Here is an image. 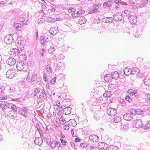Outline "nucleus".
Returning a JSON list of instances; mask_svg holds the SVG:
<instances>
[{
  "instance_id": "nucleus-2",
  "label": "nucleus",
  "mask_w": 150,
  "mask_h": 150,
  "mask_svg": "<svg viewBox=\"0 0 150 150\" xmlns=\"http://www.w3.org/2000/svg\"><path fill=\"white\" fill-rule=\"evenodd\" d=\"M13 40V35L11 34L6 36L4 40V42L7 44H11Z\"/></svg>"
},
{
  "instance_id": "nucleus-32",
  "label": "nucleus",
  "mask_w": 150,
  "mask_h": 150,
  "mask_svg": "<svg viewBox=\"0 0 150 150\" xmlns=\"http://www.w3.org/2000/svg\"><path fill=\"white\" fill-rule=\"evenodd\" d=\"M119 77V75L117 71H115L113 75H112V79H117V78Z\"/></svg>"
},
{
  "instance_id": "nucleus-19",
  "label": "nucleus",
  "mask_w": 150,
  "mask_h": 150,
  "mask_svg": "<svg viewBox=\"0 0 150 150\" xmlns=\"http://www.w3.org/2000/svg\"><path fill=\"white\" fill-rule=\"evenodd\" d=\"M131 74L133 75H137L139 72V69L137 68H135L131 69Z\"/></svg>"
},
{
  "instance_id": "nucleus-10",
  "label": "nucleus",
  "mask_w": 150,
  "mask_h": 150,
  "mask_svg": "<svg viewBox=\"0 0 150 150\" xmlns=\"http://www.w3.org/2000/svg\"><path fill=\"white\" fill-rule=\"evenodd\" d=\"M133 118V117L131 113H126L123 115L124 120L127 121H130Z\"/></svg>"
},
{
  "instance_id": "nucleus-17",
  "label": "nucleus",
  "mask_w": 150,
  "mask_h": 150,
  "mask_svg": "<svg viewBox=\"0 0 150 150\" xmlns=\"http://www.w3.org/2000/svg\"><path fill=\"white\" fill-rule=\"evenodd\" d=\"M23 26L21 24L16 23L14 24V28L18 31H21L23 29L22 28Z\"/></svg>"
},
{
  "instance_id": "nucleus-51",
  "label": "nucleus",
  "mask_w": 150,
  "mask_h": 150,
  "mask_svg": "<svg viewBox=\"0 0 150 150\" xmlns=\"http://www.w3.org/2000/svg\"><path fill=\"white\" fill-rule=\"evenodd\" d=\"M137 114H139V115L142 114L144 113V111L140 109H137Z\"/></svg>"
},
{
  "instance_id": "nucleus-59",
  "label": "nucleus",
  "mask_w": 150,
  "mask_h": 150,
  "mask_svg": "<svg viewBox=\"0 0 150 150\" xmlns=\"http://www.w3.org/2000/svg\"><path fill=\"white\" fill-rule=\"evenodd\" d=\"M80 146L82 147H87L88 145H87L86 143H83L81 144Z\"/></svg>"
},
{
  "instance_id": "nucleus-18",
  "label": "nucleus",
  "mask_w": 150,
  "mask_h": 150,
  "mask_svg": "<svg viewBox=\"0 0 150 150\" xmlns=\"http://www.w3.org/2000/svg\"><path fill=\"white\" fill-rule=\"evenodd\" d=\"M112 79V76L111 77L110 75L109 74H106L104 77V79L105 81L108 82H109L111 81Z\"/></svg>"
},
{
  "instance_id": "nucleus-55",
  "label": "nucleus",
  "mask_w": 150,
  "mask_h": 150,
  "mask_svg": "<svg viewBox=\"0 0 150 150\" xmlns=\"http://www.w3.org/2000/svg\"><path fill=\"white\" fill-rule=\"evenodd\" d=\"M98 10L97 9H95L91 11L90 12L88 13V14H92L93 13H95L96 12H97L98 11Z\"/></svg>"
},
{
  "instance_id": "nucleus-44",
  "label": "nucleus",
  "mask_w": 150,
  "mask_h": 150,
  "mask_svg": "<svg viewBox=\"0 0 150 150\" xmlns=\"http://www.w3.org/2000/svg\"><path fill=\"white\" fill-rule=\"evenodd\" d=\"M71 15H72V16L73 17L76 18V17H77L80 16V15H79L78 13L77 12L76 13L74 12V13H73Z\"/></svg>"
},
{
  "instance_id": "nucleus-24",
  "label": "nucleus",
  "mask_w": 150,
  "mask_h": 150,
  "mask_svg": "<svg viewBox=\"0 0 150 150\" xmlns=\"http://www.w3.org/2000/svg\"><path fill=\"white\" fill-rule=\"evenodd\" d=\"M40 43L43 45H46V43L47 42V41L45 39V38L43 36L40 37Z\"/></svg>"
},
{
  "instance_id": "nucleus-8",
  "label": "nucleus",
  "mask_w": 150,
  "mask_h": 150,
  "mask_svg": "<svg viewBox=\"0 0 150 150\" xmlns=\"http://www.w3.org/2000/svg\"><path fill=\"white\" fill-rule=\"evenodd\" d=\"M134 122L135 123V126L137 128L142 127L143 128L144 124H143L141 120H135Z\"/></svg>"
},
{
  "instance_id": "nucleus-1",
  "label": "nucleus",
  "mask_w": 150,
  "mask_h": 150,
  "mask_svg": "<svg viewBox=\"0 0 150 150\" xmlns=\"http://www.w3.org/2000/svg\"><path fill=\"white\" fill-rule=\"evenodd\" d=\"M16 75L15 70L14 69H9L6 74V77L11 79L13 78Z\"/></svg>"
},
{
  "instance_id": "nucleus-36",
  "label": "nucleus",
  "mask_w": 150,
  "mask_h": 150,
  "mask_svg": "<svg viewBox=\"0 0 150 150\" xmlns=\"http://www.w3.org/2000/svg\"><path fill=\"white\" fill-rule=\"evenodd\" d=\"M45 69L48 72L52 73V68L48 65H47L46 66Z\"/></svg>"
},
{
  "instance_id": "nucleus-22",
  "label": "nucleus",
  "mask_w": 150,
  "mask_h": 150,
  "mask_svg": "<svg viewBox=\"0 0 150 150\" xmlns=\"http://www.w3.org/2000/svg\"><path fill=\"white\" fill-rule=\"evenodd\" d=\"M131 69H128L126 67L125 69L124 70V74L127 76H128L129 75L131 74Z\"/></svg>"
},
{
  "instance_id": "nucleus-34",
  "label": "nucleus",
  "mask_w": 150,
  "mask_h": 150,
  "mask_svg": "<svg viewBox=\"0 0 150 150\" xmlns=\"http://www.w3.org/2000/svg\"><path fill=\"white\" fill-rule=\"evenodd\" d=\"M111 92L110 91H108L105 92L103 94V96L105 97H110L111 95Z\"/></svg>"
},
{
  "instance_id": "nucleus-23",
  "label": "nucleus",
  "mask_w": 150,
  "mask_h": 150,
  "mask_svg": "<svg viewBox=\"0 0 150 150\" xmlns=\"http://www.w3.org/2000/svg\"><path fill=\"white\" fill-rule=\"evenodd\" d=\"M103 21L105 23H110L113 21V19L111 17H105L103 18Z\"/></svg>"
},
{
  "instance_id": "nucleus-5",
  "label": "nucleus",
  "mask_w": 150,
  "mask_h": 150,
  "mask_svg": "<svg viewBox=\"0 0 150 150\" xmlns=\"http://www.w3.org/2000/svg\"><path fill=\"white\" fill-rule=\"evenodd\" d=\"M128 18L129 20V21L132 24H135L137 22V17L136 16H132L129 15Z\"/></svg>"
},
{
  "instance_id": "nucleus-37",
  "label": "nucleus",
  "mask_w": 150,
  "mask_h": 150,
  "mask_svg": "<svg viewBox=\"0 0 150 150\" xmlns=\"http://www.w3.org/2000/svg\"><path fill=\"white\" fill-rule=\"evenodd\" d=\"M31 79H32V82L33 83L37 79V74H34L33 75L32 78ZM33 84H34V83H33Z\"/></svg>"
},
{
  "instance_id": "nucleus-15",
  "label": "nucleus",
  "mask_w": 150,
  "mask_h": 150,
  "mask_svg": "<svg viewBox=\"0 0 150 150\" xmlns=\"http://www.w3.org/2000/svg\"><path fill=\"white\" fill-rule=\"evenodd\" d=\"M98 148L100 149H105V147L107 148L108 145L104 142H99L98 144Z\"/></svg>"
},
{
  "instance_id": "nucleus-58",
  "label": "nucleus",
  "mask_w": 150,
  "mask_h": 150,
  "mask_svg": "<svg viewBox=\"0 0 150 150\" xmlns=\"http://www.w3.org/2000/svg\"><path fill=\"white\" fill-rule=\"evenodd\" d=\"M70 144L71 146L75 149H76V146L75 144L73 142H70Z\"/></svg>"
},
{
  "instance_id": "nucleus-53",
  "label": "nucleus",
  "mask_w": 150,
  "mask_h": 150,
  "mask_svg": "<svg viewBox=\"0 0 150 150\" xmlns=\"http://www.w3.org/2000/svg\"><path fill=\"white\" fill-rule=\"evenodd\" d=\"M23 37L22 35H20V36H18L17 37V39L18 40H20L21 41V42L23 41V40H23Z\"/></svg>"
},
{
  "instance_id": "nucleus-63",
  "label": "nucleus",
  "mask_w": 150,
  "mask_h": 150,
  "mask_svg": "<svg viewBox=\"0 0 150 150\" xmlns=\"http://www.w3.org/2000/svg\"><path fill=\"white\" fill-rule=\"evenodd\" d=\"M60 139L61 142L62 143V144L64 146L66 145V142L63 139Z\"/></svg>"
},
{
  "instance_id": "nucleus-42",
  "label": "nucleus",
  "mask_w": 150,
  "mask_h": 150,
  "mask_svg": "<svg viewBox=\"0 0 150 150\" xmlns=\"http://www.w3.org/2000/svg\"><path fill=\"white\" fill-rule=\"evenodd\" d=\"M45 38V39L47 41V42L50 41L49 39L50 38V36L48 35L47 34H45V35L43 36Z\"/></svg>"
},
{
  "instance_id": "nucleus-64",
  "label": "nucleus",
  "mask_w": 150,
  "mask_h": 150,
  "mask_svg": "<svg viewBox=\"0 0 150 150\" xmlns=\"http://www.w3.org/2000/svg\"><path fill=\"white\" fill-rule=\"evenodd\" d=\"M0 106L3 110H4L5 109V107L3 103H1L0 104Z\"/></svg>"
},
{
  "instance_id": "nucleus-6",
  "label": "nucleus",
  "mask_w": 150,
  "mask_h": 150,
  "mask_svg": "<svg viewBox=\"0 0 150 150\" xmlns=\"http://www.w3.org/2000/svg\"><path fill=\"white\" fill-rule=\"evenodd\" d=\"M122 18V14L119 13H117L113 15L112 19H113V20H114L115 21H118L121 20Z\"/></svg>"
},
{
  "instance_id": "nucleus-45",
  "label": "nucleus",
  "mask_w": 150,
  "mask_h": 150,
  "mask_svg": "<svg viewBox=\"0 0 150 150\" xmlns=\"http://www.w3.org/2000/svg\"><path fill=\"white\" fill-rule=\"evenodd\" d=\"M142 34H140V33L139 32V30H137L136 31V32L134 34V36L138 38Z\"/></svg>"
},
{
  "instance_id": "nucleus-26",
  "label": "nucleus",
  "mask_w": 150,
  "mask_h": 150,
  "mask_svg": "<svg viewBox=\"0 0 150 150\" xmlns=\"http://www.w3.org/2000/svg\"><path fill=\"white\" fill-rule=\"evenodd\" d=\"M87 21L86 19L84 16L81 17L78 21L79 23L80 24L85 23Z\"/></svg>"
},
{
  "instance_id": "nucleus-35",
  "label": "nucleus",
  "mask_w": 150,
  "mask_h": 150,
  "mask_svg": "<svg viewBox=\"0 0 150 150\" xmlns=\"http://www.w3.org/2000/svg\"><path fill=\"white\" fill-rule=\"evenodd\" d=\"M46 21L47 22L53 23L55 21V19L54 18L49 17L47 18Z\"/></svg>"
},
{
  "instance_id": "nucleus-27",
  "label": "nucleus",
  "mask_w": 150,
  "mask_h": 150,
  "mask_svg": "<svg viewBox=\"0 0 150 150\" xmlns=\"http://www.w3.org/2000/svg\"><path fill=\"white\" fill-rule=\"evenodd\" d=\"M108 149L109 150H119V149L117 146L111 145L108 147Z\"/></svg>"
},
{
  "instance_id": "nucleus-3",
  "label": "nucleus",
  "mask_w": 150,
  "mask_h": 150,
  "mask_svg": "<svg viewBox=\"0 0 150 150\" xmlns=\"http://www.w3.org/2000/svg\"><path fill=\"white\" fill-rule=\"evenodd\" d=\"M53 62V67L55 71H58L59 69H61L63 67V66L65 65L64 63H59L58 64L57 62Z\"/></svg>"
},
{
  "instance_id": "nucleus-49",
  "label": "nucleus",
  "mask_w": 150,
  "mask_h": 150,
  "mask_svg": "<svg viewBox=\"0 0 150 150\" xmlns=\"http://www.w3.org/2000/svg\"><path fill=\"white\" fill-rule=\"evenodd\" d=\"M50 145V146L52 148H54L56 145V142H55L52 141L51 142Z\"/></svg>"
},
{
  "instance_id": "nucleus-38",
  "label": "nucleus",
  "mask_w": 150,
  "mask_h": 150,
  "mask_svg": "<svg viewBox=\"0 0 150 150\" xmlns=\"http://www.w3.org/2000/svg\"><path fill=\"white\" fill-rule=\"evenodd\" d=\"M150 127V122H148L146 124V125H144L143 128L146 129H149Z\"/></svg>"
},
{
  "instance_id": "nucleus-31",
  "label": "nucleus",
  "mask_w": 150,
  "mask_h": 150,
  "mask_svg": "<svg viewBox=\"0 0 150 150\" xmlns=\"http://www.w3.org/2000/svg\"><path fill=\"white\" fill-rule=\"evenodd\" d=\"M114 122L115 123L120 122L121 120V117L120 116H115L114 117Z\"/></svg>"
},
{
  "instance_id": "nucleus-7",
  "label": "nucleus",
  "mask_w": 150,
  "mask_h": 150,
  "mask_svg": "<svg viewBox=\"0 0 150 150\" xmlns=\"http://www.w3.org/2000/svg\"><path fill=\"white\" fill-rule=\"evenodd\" d=\"M107 112L108 115L112 116L115 115L116 112V110L114 108H109L107 109Z\"/></svg>"
},
{
  "instance_id": "nucleus-52",
  "label": "nucleus",
  "mask_w": 150,
  "mask_h": 150,
  "mask_svg": "<svg viewBox=\"0 0 150 150\" xmlns=\"http://www.w3.org/2000/svg\"><path fill=\"white\" fill-rule=\"evenodd\" d=\"M5 88L4 86H2L0 88V94L4 93Z\"/></svg>"
},
{
  "instance_id": "nucleus-56",
  "label": "nucleus",
  "mask_w": 150,
  "mask_h": 150,
  "mask_svg": "<svg viewBox=\"0 0 150 150\" xmlns=\"http://www.w3.org/2000/svg\"><path fill=\"white\" fill-rule=\"evenodd\" d=\"M56 80V77H55L53 79L51 80L50 81V83L52 84H53L55 82Z\"/></svg>"
},
{
  "instance_id": "nucleus-4",
  "label": "nucleus",
  "mask_w": 150,
  "mask_h": 150,
  "mask_svg": "<svg viewBox=\"0 0 150 150\" xmlns=\"http://www.w3.org/2000/svg\"><path fill=\"white\" fill-rule=\"evenodd\" d=\"M24 65V62L21 60L17 63L16 67L19 71H21L23 69Z\"/></svg>"
},
{
  "instance_id": "nucleus-20",
  "label": "nucleus",
  "mask_w": 150,
  "mask_h": 150,
  "mask_svg": "<svg viewBox=\"0 0 150 150\" xmlns=\"http://www.w3.org/2000/svg\"><path fill=\"white\" fill-rule=\"evenodd\" d=\"M137 91L136 90L129 89L127 91V93L130 94L131 95H134L135 96L138 95L137 93Z\"/></svg>"
},
{
  "instance_id": "nucleus-29",
  "label": "nucleus",
  "mask_w": 150,
  "mask_h": 150,
  "mask_svg": "<svg viewBox=\"0 0 150 150\" xmlns=\"http://www.w3.org/2000/svg\"><path fill=\"white\" fill-rule=\"evenodd\" d=\"M18 112L20 114L23 116L25 117H27V114L26 112H24L23 110H18Z\"/></svg>"
},
{
  "instance_id": "nucleus-61",
  "label": "nucleus",
  "mask_w": 150,
  "mask_h": 150,
  "mask_svg": "<svg viewBox=\"0 0 150 150\" xmlns=\"http://www.w3.org/2000/svg\"><path fill=\"white\" fill-rule=\"evenodd\" d=\"M46 143L49 145L51 143V140L50 138H47L46 139Z\"/></svg>"
},
{
  "instance_id": "nucleus-48",
  "label": "nucleus",
  "mask_w": 150,
  "mask_h": 150,
  "mask_svg": "<svg viewBox=\"0 0 150 150\" xmlns=\"http://www.w3.org/2000/svg\"><path fill=\"white\" fill-rule=\"evenodd\" d=\"M11 109L14 112H16L17 111V109L16 105H13L11 106Z\"/></svg>"
},
{
  "instance_id": "nucleus-25",
  "label": "nucleus",
  "mask_w": 150,
  "mask_h": 150,
  "mask_svg": "<svg viewBox=\"0 0 150 150\" xmlns=\"http://www.w3.org/2000/svg\"><path fill=\"white\" fill-rule=\"evenodd\" d=\"M56 47H54L53 46H51L48 49V51L49 53L54 54L56 49Z\"/></svg>"
},
{
  "instance_id": "nucleus-57",
  "label": "nucleus",
  "mask_w": 150,
  "mask_h": 150,
  "mask_svg": "<svg viewBox=\"0 0 150 150\" xmlns=\"http://www.w3.org/2000/svg\"><path fill=\"white\" fill-rule=\"evenodd\" d=\"M62 106L58 105V107L57 108V111H61L62 110Z\"/></svg>"
},
{
  "instance_id": "nucleus-12",
  "label": "nucleus",
  "mask_w": 150,
  "mask_h": 150,
  "mask_svg": "<svg viewBox=\"0 0 150 150\" xmlns=\"http://www.w3.org/2000/svg\"><path fill=\"white\" fill-rule=\"evenodd\" d=\"M6 63L7 64L10 65H13L15 64L16 60L13 58L10 57L8 58L6 60Z\"/></svg>"
},
{
  "instance_id": "nucleus-16",
  "label": "nucleus",
  "mask_w": 150,
  "mask_h": 150,
  "mask_svg": "<svg viewBox=\"0 0 150 150\" xmlns=\"http://www.w3.org/2000/svg\"><path fill=\"white\" fill-rule=\"evenodd\" d=\"M71 108L70 107H67L64 109L63 113L65 115H69L71 113Z\"/></svg>"
},
{
  "instance_id": "nucleus-54",
  "label": "nucleus",
  "mask_w": 150,
  "mask_h": 150,
  "mask_svg": "<svg viewBox=\"0 0 150 150\" xmlns=\"http://www.w3.org/2000/svg\"><path fill=\"white\" fill-rule=\"evenodd\" d=\"M85 12V11L83 10H81L77 11V12L78 13L79 15H80H80L84 13Z\"/></svg>"
},
{
  "instance_id": "nucleus-46",
  "label": "nucleus",
  "mask_w": 150,
  "mask_h": 150,
  "mask_svg": "<svg viewBox=\"0 0 150 150\" xmlns=\"http://www.w3.org/2000/svg\"><path fill=\"white\" fill-rule=\"evenodd\" d=\"M18 55H19L20 54H22V53H23L24 52V50H23L22 49H21V48H19L18 49Z\"/></svg>"
},
{
  "instance_id": "nucleus-62",
  "label": "nucleus",
  "mask_w": 150,
  "mask_h": 150,
  "mask_svg": "<svg viewBox=\"0 0 150 150\" xmlns=\"http://www.w3.org/2000/svg\"><path fill=\"white\" fill-rule=\"evenodd\" d=\"M103 99L100 98H98L96 100V102H97L98 103H101Z\"/></svg>"
},
{
  "instance_id": "nucleus-9",
  "label": "nucleus",
  "mask_w": 150,
  "mask_h": 150,
  "mask_svg": "<svg viewBox=\"0 0 150 150\" xmlns=\"http://www.w3.org/2000/svg\"><path fill=\"white\" fill-rule=\"evenodd\" d=\"M50 33L52 35H54L59 32L58 27H51L50 30Z\"/></svg>"
},
{
  "instance_id": "nucleus-47",
  "label": "nucleus",
  "mask_w": 150,
  "mask_h": 150,
  "mask_svg": "<svg viewBox=\"0 0 150 150\" xmlns=\"http://www.w3.org/2000/svg\"><path fill=\"white\" fill-rule=\"evenodd\" d=\"M39 134L41 137H43L44 138H46V137L44 135V134L46 135V133L44 132V131H40V133Z\"/></svg>"
},
{
  "instance_id": "nucleus-33",
  "label": "nucleus",
  "mask_w": 150,
  "mask_h": 150,
  "mask_svg": "<svg viewBox=\"0 0 150 150\" xmlns=\"http://www.w3.org/2000/svg\"><path fill=\"white\" fill-rule=\"evenodd\" d=\"M45 48H43L42 49H40L39 50V55L41 56H44V54L45 52Z\"/></svg>"
},
{
  "instance_id": "nucleus-21",
  "label": "nucleus",
  "mask_w": 150,
  "mask_h": 150,
  "mask_svg": "<svg viewBox=\"0 0 150 150\" xmlns=\"http://www.w3.org/2000/svg\"><path fill=\"white\" fill-rule=\"evenodd\" d=\"M144 82L146 86H149L150 85V78L148 76H146L144 80Z\"/></svg>"
},
{
  "instance_id": "nucleus-28",
  "label": "nucleus",
  "mask_w": 150,
  "mask_h": 150,
  "mask_svg": "<svg viewBox=\"0 0 150 150\" xmlns=\"http://www.w3.org/2000/svg\"><path fill=\"white\" fill-rule=\"evenodd\" d=\"M118 101L120 102L121 105L122 106H125L126 105V103L125 101L124 100L119 98L118 99Z\"/></svg>"
},
{
  "instance_id": "nucleus-13",
  "label": "nucleus",
  "mask_w": 150,
  "mask_h": 150,
  "mask_svg": "<svg viewBox=\"0 0 150 150\" xmlns=\"http://www.w3.org/2000/svg\"><path fill=\"white\" fill-rule=\"evenodd\" d=\"M43 139L41 137H36L34 140L35 143L37 145L40 146L42 143Z\"/></svg>"
},
{
  "instance_id": "nucleus-30",
  "label": "nucleus",
  "mask_w": 150,
  "mask_h": 150,
  "mask_svg": "<svg viewBox=\"0 0 150 150\" xmlns=\"http://www.w3.org/2000/svg\"><path fill=\"white\" fill-rule=\"evenodd\" d=\"M58 119L60 121L61 124L64 125L66 122V121L64 119L62 118V116L59 115L58 117Z\"/></svg>"
},
{
  "instance_id": "nucleus-50",
  "label": "nucleus",
  "mask_w": 150,
  "mask_h": 150,
  "mask_svg": "<svg viewBox=\"0 0 150 150\" xmlns=\"http://www.w3.org/2000/svg\"><path fill=\"white\" fill-rule=\"evenodd\" d=\"M44 21V20L43 18H39L38 20V23L39 25H41L42 23V22H43V21Z\"/></svg>"
},
{
  "instance_id": "nucleus-40",
  "label": "nucleus",
  "mask_w": 150,
  "mask_h": 150,
  "mask_svg": "<svg viewBox=\"0 0 150 150\" xmlns=\"http://www.w3.org/2000/svg\"><path fill=\"white\" fill-rule=\"evenodd\" d=\"M125 99L127 101L129 102H131L132 100V98L129 95L127 96Z\"/></svg>"
},
{
  "instance_id": "nucleus-39",
  "label": "nucleus",
  "mask_w": 150,
  "mask_h": 150,
  "mask_svg": "<svg viewBox=\"0 0 150 150\" xmlns=\"http://www.w3.org/2000/svg\"><path fill=\"white\" fill-rule=\"evenodd\" d=\"M121 128H123L125 129H127L128 128V125L127 124H124L123 123H121Z\"/></svg>"
},
{
  "instance_id": "nucleus-43",
  "label": "nucleus",
  "mask_w": 150,
  "mask_h": 150,
  "mask_svg": "<svg viewBox=\"0 0 150 150\" xmlns=\"http://www.w3.org/2000/svg\"><path fill=\"white\" fill-rule=\"evenodd\" d=\"M42 125V124H41V125H40L38 123L36 124L35 127L37 129L38 131L39 132V133H40V131H41L40 129V127H41Z\"/></svg>"
},
{
  "instance_id": "nucleus-11",
  "label": "nucleus",
  "mask_w": 150,
  "mask_h": 150,
  "mask_svg": "<svg viewBox=\"0 0 150 150\" xmlns=\"http://www.w3.org/2000/svg\"><path fill=\"white\" fill-rule=\"evenodd\" d=\"M146 24L142 22L139 24L138 28V30L140 34H142L143 29L146 27Z\"/></svg>"
},
{
  "instance_id": "nucleus-14",
  "label": "nucleus",
  "mask_w": 150,
  "mask_h": 150,
  "mask_svg": "<svg viewBox=\"0 0 150 150\" xmlns=\"http://www.w3.org/2000/svg\"><path fill=\"white\" fill-rule=\"evenodd\" d=\"M10 54L12 57L18 56V51L16 48H13L10 51Z\"/></svg>"
},
{
  "instance_id": "nucleus-60",
  "label": "nucleus",
  "mask_w": 150,
  "mask_h": 150,
  "mask_svg": "<svg viewBox=\"0 0 150 150\" xmlns=\"http://www.w3.org/2000/svg\"><path fill=\"white\" fill-rule=\"evenodd\" d=\"M93 137V134L90 135L89 137V139L90 141L93 142L94 141H96V140H94V138Z\"/></svg>"
},
{
  "instance_id": "nucleus-41",
  "label": "nucleus",
  "mask_w": 150,
  "mask_h": 150,
  "mask_svg": "<svg viewBox=\"0 0 150 150\" xmlns=\"http://www.w3.org/2000/svg\"><path fill=\"white\" fill-rule=\"evenodd\" d=\"M137 110L132 109L130 111V113H131L132 114V115H134L136 114H137Z\"/></svg>"
}]
</instances>
